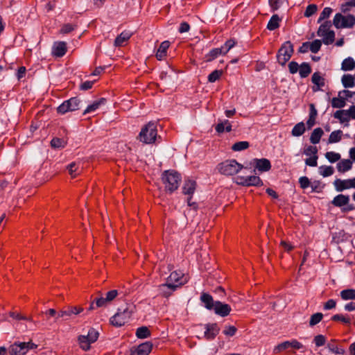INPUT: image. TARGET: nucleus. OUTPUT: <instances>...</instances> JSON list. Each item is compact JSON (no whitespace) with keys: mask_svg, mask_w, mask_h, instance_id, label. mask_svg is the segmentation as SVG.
<instances>
[{"mask_svg":"<svg viewBox=\"0 0 355 355\" xmlns=\"http://www.w3.org/2000/svg\"><path fill=\"white\" fill-rule=\"evenodd\" d=\"M162 180L164 184L165 191L171 193L178 188L181 176L173 170L165 171L162 175Z\"/></svg>","mask_w":355,"mask_h":355,"instance_id":"nucleus-1","label":"nucleus"},{"mask_svg":"<svg viewBox=\"0 0 355 355\" xmlns=\"http://www.w3.org/2000/svg\"><path fill=\"white\" fill-rule=\"evenodd\" d=\"M135 306L132 304H125L119 308L117 313L110 318V322L115 327L124 325L130 318Z\"/></svg>","mask_w":355,"mask_h":355,"instance_id":"nucleus-2","label":"nucleus"},{"mask_svg":"<svg viewBox=\"0 0 355 355\" xmlns=\"http://www.w3.org/2000/svg\"><path fill=\"white\" fill-rule=\"evenodd\" d=\"M157 135V124L153 122H149L141 128L137 138L140 141L150 144L155 143Z\"/></svg>","mask_w":355,"mask_h":355,"instance_id":"nucleus-3","label":"nucleus"},{"mask_svg":"<svg viewBox=\"0 0 355 355\" xmlns=\"http://www.w3.org/2000/svg\"><path fill=\"white\" fill-rule=\"evenodd\" d=\"M243 168V166L238 163L235 159H228L220 163L217 168L224 175H233L236 174Z\"/></svg>","mask_w":355,"mask_h":355,"instance_id":"nucleus-4","label":"nucleus"},{"mask_svg":"<svg viewBox=\"0 0 355 355\" xmlns=\"http://www.w3.org/2000/svg\"><path fill=\"white\" fill-rule=\"evenodd\" d=\"M37 347V345L32 342H15L9 347L7 352L10 355H25L29 349Z\"/></svg>","mask_w":355,"mask_h":355,"instance_id":"nucleus-5","label":"nucleus"},{"mask_svg":"<svg viewBox=\"0 0 355 355\" xmlns=\"http://www.w3.org/2000/svg\"><path fill=\"white\" fill-rule=\"evenodd\" d=\"M333 24L338 28H352L355 25V17L352 15H343L337 13L334 16Z\"/></svg>","mask_w":355,"mask_h":355,"instance_id":"nucleus-6","label":"nucleus"},{"mask_svg":"<svg viewBox=\"0 0 355 355\" xmlns=\"http://www.w3.org/2000/svg\"><path fill=\"white\" fill-rule=\"evenodd\" d=\"M293 51V45L291 42L290 41L284 42L277 52V62L282 66L285 65L291 58Z\"/></svg>","mask_w":355,"mask_h":355,"instance_id":"nucleus-7","label":"nucleus"},{"mask_svg":"<svg viewBox=\"0 0 355 355\" xmlns=\"http://www.w3.org/2000/svg\"><path fill=\"white\" fill-rule=\"evenodd\" d=\"M80 100L77 97H73L64 101L58 108V112L65 114L67 112H73L79 109Z\"/></svg>","mask_w":355,"mask_h":355,"instance_id":"nucleus-8","label":"nucleus"},{"mask_svg":"<svg viewBox=\"0 0 355 355\" xmlns=\"http://www.w3.org/2000/svg\"><path fill=\"white\" fill-rule=\"evenodd\" d=\"M235 182L241 186L251 187V186H262L263 182L259 176L250 175V176H237L235 180Z\"/></svg>","mask_w":355,"mask_h":355,"instance_id":"nucleus-9","label":"nucleus"},{"mask_svg":"<svg viewBox=\"0 0 355 355\" xmlns=\"http://www.w3.org/2000/svg\"><path fill=\"white\" fill-rule=\"evenodd\" d=\"M83 311L82 307L78 306H68L66 309L60 310L57 316L55 317V320L58 318H62L64 320H68L72 315H78Z\"/></svg>","mask_w":355,"mask_h":355,"instance_id":"nucleus-10","label":"nucleus"},{"mask_svg":"<svg viewBox=\"0 0 355 355\" xmlns=\"http://www.w3.org/2000/svg\"><path fill=\"white\" fill-rule=\"evenodd\" d=\"M204 336L207 340H213L218 334L220 328L216 323H209L205 325Z\"/></svg>","mask_w":355,"mask_h":355,"instance_id":"nucleus-11","label":"nucleus"},{"mask_svg":"<svg viewBox=\"0 0 355 355\" xmlns=\"http://www.w3.org/2000/svg\"><path fill=\"white\" fill-rule=\"evenodd\" d=\"M152 344L150 342H146L137 347L131 349V355H148L152 349Z\"/></svg>","mask_w":355,"mask_h":355,"instance_id":"nucleus-12","label":"nucleus"},{"mask_svg":"<svg viewBox=\"0 0 355 355\" xmlns=\"http://www.w3.org/2000/svg\"><path fill=\"white\" fill-rule=\"evenodd\" d=\"M214 313L221 317L227 316L232 310L230 306L220 301H216V305L213 309Z\"/></svg>","mask_w":355,"mask_h":355,"instance_id":"nucleus-13","label":"nucleus"},{"mask_svg":"<svg viewBox=\"0 0 355 355\" xmlns=\"http://www.w3.org/2000/svg\"><path fill=\"white\" fill-rule=\"evenodd\" d=\"M255 168L260 172L268 171L271 168L270 162L266 158L254 159Z\"/></svg>","mask_w":355,"mask_h":355,"instance_id":"nucleus-14","label":"nucleus"},{"mask_svg":"<svg viewBox=\"0 0 355 355\" xmlns=\"http://www.w3.org/2000/svg\"><path fill=\"white\" fill-rule=\"evenodd\" d=\"M200 301L208 310H213L216 305V301H214L212 296L207 293H202Z\"/></svg>","mask_w":355,"mask_h":355,"instance_id":"nucleus-15","label":"nucleus"},{"mask_svg":"<svg viewBox=\"0 0 355 355\" xmlns=\"http://www.w3.org/2000/svg\"><path fill=\"white\" fill-rule=\"evenodd\" d=\"M67 52V44L64 42H55L53 47V54L56 57H62Z\"/></svg>","mask_w":355,"mask_h":355,"instance_id":"nucleus-16","label":"nucleus"},{"mask_svg":"<svg viewBox=\"0 0 355 355\" xmlns=\"http://www.w3.org/2000/svg\"><path fill=\"white\" fill-rule=\"evenodd\" d=\"M311 80L312 83L315 85L313 87V90L314 92L320 90V88L324 87L325 85L324 79L320 76L319 72H315L312 75Z\"/></svg>","mask_w":355,"mask_h":355,"instance_id":"nucleus-17","label":"nucleus"},{"mask_svg":"<svg viewBox=\"0 0 355 355\" xmlns=\"http://www.w3.org/2000/svg\"><path fill=\"white\" fill-rule=\"evenodd\" d=\"M196 183L194 180H185L184 184L182 187V193L184 195L191 196L196 190Z\"/></svg>","mask_w":355,"mask_h":355,"instance_id":"nucleus-18","label":"nucleus"},{"mask_svg":"<svg viewBox=\"0 0 355 355\" xmlns=\"http://www.w3.org/2000/svg\"><path fill=\"white\" fill-rule=\"evenodd\" d=\"M170 46V42L168 41H164L162 42L158 48L156 53V58L159 60H163L166 55V51Z\"/></svg>","mask_w":355,"mask_h":355,"instance_id":"nucleus-19","label":"nucleus"},{"mask_svg":"<svg viewBox=\"0 0 355 355\" xmlns=\"http://www.w3.org/2000/svg\"><path fill=\"white\" fill-rule=\"evenodd\" d=\"M334 185L336 188V190L339 192L343 191L345 189H351L349 179H347V180L336 179L334 182Z\"/></svg>","mask_w":355,"mask_h":355,"instance_id":"nucleus-20","label":"nucleus"},{"mask_svg":"<svg viewBox=\"0 0 355 355\" xmlns=\"http://www.w3.org/2000/svg\"><path fill=\"white\" fill-rule=\"evenodd\" d=\"M349 201V197L348 196L339 194L334 198L331 203L336 207H340L344 205H348Z\"/></svg>","mask_w":355,"mask_h":355,"instance_id":"nucleus-21","label":"nucleus"},{"mask_svg":"<svg viewBox=\"0 0 355 355\" xmlns=\"http://www.w3.org/2000/svg\"><path fill=\"white\" fill-rule=\"evenodd\" d=\"M221 54H224V46L213 49L205 55L206 62H211Z\"/></svg>","mask_w":355,"mask_h":355,"instance_id":"nucleus-22","label":"nucleus"},{"mask_svg":"<svg viewBox=\"0 0 355 355\" xmlns=\"http://www.w3.org/2000/svg\"><path fill=\"white\" fill-rule=\"evenodd\" d=\"M131 33L128 32H122L119 35L116 37L114 40L115 46H123L124 43L126 42L131 37Z\"/></svg>","mask_w":355,"mask_h":355,"instance_id":"nucleus-23","label":"nucleus"},{"mask_svg":"<svg viewBox=\"0 0 355 355\" xmlns=\"http://www.w3.org/2000/svg\"><path fill=\"white\" fill-rule=\"evenodd\" d=\"M352 167V162L349 159H342L337 164V169L340 173H345Z\"/></svg>","mask_w":355,"mask_h":355,"instance_id":"nucleus-24","label":"nucleus"},{"mask_svg":"<svg viewBox=\"0 0 355 355\" xmlns=\"http://www.w3.org/2000/svg\"><path fill=\"white\" fill-rule=\"evenodd\" d=\"M106 101H107V100L105 98H101L99 100L94 101L92 104H91L86 108V110L83 112V114H86L92 112H94L101 105L105 104Z\"/></svg>","mask_w":355,"mask_h":355,"instance_id":"nucleus-25","label":"nucleus"},{"mask_svg":"<svg viewBox=\"0 0 355 355\" xmlns=\"http://www.w3.org/2000/svg\"><path fill=\"white\" fill-rule=\"evenodd\" d=\"M317 116V110L315 108V106L313 104L310 105V113H309V117L308 121H306V125L308 129H311L315 123V118Z\"/></svg>","mask_w":355,"mask_h":355,"instance_id":"nucleus-26","label":"nucleus"},{"mask_svg":"<svg viewBox=\"0 0 355 355\" xmlns=\"http://www.w3.org/2000/svg\"><path fill=\"white\" fill-rule=\"evenodd\" d=\"M324 132L322 128H317L314 129L310 137L311 143L313 144H318Z\"/></svg>","mask_w":355,"mask_h":355,"instance_id":"nucleus-27","label":"nucleus"},{"mask_svg":"<svg viewBox=\"0 0 355 355\" xmlns=\"http://www.w3.org/2000/svg\"><path fill=\"white\" fill-rule=\"evenodd\" d=\"M281 19L277 15H273L269 20L267 28L270 31H274L279 27Z\"/></svg>","mask_w":355,"mask_h":355,"instance_id":"nucleus-28","label":"nucleus"},{"mask_svg":"<svg viewBox=\"0 0 355 355\" xmlns=\"http://www.w3.org/2000/svg\"><path fill=\"white\" fill-rule=\"evenodd\" d=\"M184 275L181 272L174 271L171 273L168 279L171 282H175L179 283L180 285H182L186 282V279H184Z\"/></svg>","mask_w":355,"mask_h":355,"instance_id":"nucleus-29","label":"nucleus"},{"mask_svg":"<svg viewBox=\"0 0 355 355\" xmlns=\"http://www.w3.org/2000/svg\"><path fill=\"white\" fill-rule=\"evenodd\" d=\"M305 130L306 128L304 123L300 122L293 127L291 134L294 137H300L304 133Z\"/></svg>","mask_w":355,"mask_h":355,"instance_id":"nucleus-30","label":"nucleus"},{"mask_svg":"<svg viewBox=\"0 0 355 355\" xmlns=\"http://www.w3.org/2000/svg\"><path fill=\"white\" fill-rule=\"evenodd\" d=\"M340 295L343 300H355V289L348 288L343 290Z\"/></svg>","mask_w":355,"mask_h":355,"instance_id":"nucleus-31","label":"nucleus"},{"mask_svg":"<svg viewBox=\"0 0 355 355\" xmlns=\"http://www.w3.org/2000/svg\"><path fill=\"white\" fill-rule=\"evenodd\" d=\"M311 72V68L307 62H303L299 67V73L301 78H306Z\"/></svg>","mask_w":355,"mask_h":355,"instance_id":"nucleus-32","label":"nucleus"},{"mask_svg":"<svg viewBox=\"0 0 355 355\" xmlns=\"http://www.w3.org/2000/svg\"><path fill=\"white\" fill-rule=\"evenodd\" d=\"M346 104L345 98L343 96L334 97L331 100V106L335 108H343Z\"/></svg>","mask_w":355,"mask_h":355,"instance_id":"nucleus-33","label":"nucleus"},{"mask_svg":"<svg viewBox=\"0 0 355 355\" xmlns=\"http://www.w3.org/2000/svg\"><path fill=\"white\" fill-rule=\"evenodd\" d=\"M335 340H332L331 343H328L327 347L328 349L336 354H345V350L343 348L338 347L337 345H334Z\"/></svg>","mask_w":355,"mask_h":355,"instance_id":"nucleus-34","label":"nucleus"},{"mask_svg":"<svg viewBox=\"0 0 355 355\" xmlns=\"http://www.w3.org/2000/svg\"><path fill=\"white\" fill-rule=\"evenodd\" d=\"M67 140L64 139H60L58 137H55L52 139L51 141V146L53 148H64L67 145Z\"/></svg>","mask_w":355,"mask_h":355,"instance_id":"nucleus-35","label":"nucleus"},{"mask_svg":"<svg viewBox=\"0 0 355 355\" xmlns=\"http://www.w3.org/2000/svg\"><path fill=\"white\" fill-rule=\"evenodd\" d=\"M355 67V62L353 58L349 57L342 62V69L344 71L352 70Z\"/></svg>","mask_w":355,"mask_h":355,"instance_id":"nucleus-36","label":"nucleus"},{"mask_svg":"<svg viewBox=\"0 0 355 355\" xmlns=\"http://www.w3.org/2000/svg\"><path fill=\"white\" fill-rule=\"evenodd\" d=\"M343 136V131L340 130L333 131L329 137V143H336L341 140Z\"/></svg>","mask_w":355,"mask_h":355,"instance_id":"nucleus-37","label":"nucleus"},{"mask_svg":"<svg viewBox=\"0 0 355 355\" xmlns=\"http://www.w3.org/2000/svg\"><path fill=\"white\" fill-rule=\"evenodd\" d=\"M331 25L332 24L331 21H324L319 27L317 32L318 35H324V34L327 33V32H330L331 31L329 29L331 27Z\"/></svg>","mask_w":355,"mask_h":355,"instance_id":"nucleus-38","label":"nucleus"},{"mask_svg":"<svg viewBox=\"0 0 355 355\" xmlns=\"http://www.w3.org/2000/svg\"><path fill=\"white\" fill-rule=\"evenodd\" d=\"M342 83L346 88L352 87L354 85V78L349 74L343 75L342 77Z\"/></svg>","mask_w":355,"mask_h":355,"instance_id":"nucleus-39","label":"nucleus"},{"mask_svg":"<svg viewBox=\"0 0 355 355\" xmlns=\"http://www.w3.org/2000/svg\"><path fill=\"white\" fill-rule=\"evenodd\" d=\"M150 331L147 327H139L136 331V336L139 338H146L150 336Z\"/></svg>","mask_w":355,"mask_h":355,"instance_id":"nucleus-40","label":"nucleus"},{"mask_svg":"<svg viewBox=\"0 0 355 355\" xmlns=\"http://www.w3.org/2000/svg\"><path fill=\"white\" fill-rule=\"evenodd\" d=\"M78 342L80 347L85 351H87L90 349V344L92 343L88 338L83 335L78 337Z\"/></svg>","mask_w":355,"mask_h":355,"instance_id":"nucleus-41","label":"nucleus"},{"mask_svg":"<svg viewBox=\"0 0 355 355\" xmlns=\"http://www.w3.org/2000/svg\"><path fill=\"white\" fill-rule=\"evenodd\" d=\"M69 173L71 178H76L81 172V169L77 166L76 163L72 162L68 166Z\"/></svg>","mask_w":355,"mask_h":355,"instance_id":"nucleus-42","label":"nucleus"},{"mask_svg":"<svg viewBox=\"0 0 355 355\" xmlns=\"http://www.w3.org/2000/svg\"><path fill=\"white\" fill-rule=\"evenodd\" d=\"M322 37V42L324 44L328 45L332 44L335 40V33L334 31L327 32L324 35H318Z\"/></svg>","mask_w":355,"mask_h":355,"instance_id":"nucleus-43","label":"nucleus"},{"mask_svg":"<svg viewBox=\"0 0 355 355\" xmlns=\"http://www.w3.org/2000/svg\"><path fill=\"white\" fill-rule=\"evenodd\" d=\"M250 146L249 142L243 141H238L236 142L232 146V150L234 151H241L247 149Z\"/></svg>","mask_w":355,"mask_h":355,"instance_id":"nucleus-44","label":"nucleus"},{"mask_svg":"<svg viewBox=\"0 0 355 355\" xmlns=\"http://www.w3.org/2000/svg\"><path fill=\"white\" fill-rule=\"evenodd\" d=\"M354 7H355V0H347L345 3L341 5L340 10L343 13H347Z\"/></svg>","mask_w":355,"mask_h":355,"instance_id":"nucleus-45","label":"nucleus"},{"mask_svg":"<svg viewBox=\"0 0 355 355\" xmlns=\"http://www.w3.org/2000/svg\"><path fill=\"white\" fill-rule=\"evenodd\" d=\"M323 318V314L322 313H316L313 314L311 316L310 320H309V325L311 327H313L315 324H318Z\"/></svg>","mask_w":355,"mask_h":355,"instance_id":"nucleus-46","label":"nucleus"},{"mask_svg":"<svg viewBox=\"0 0 355 355\" xmlns=\"http://www.w3.org/2000/svg\"><path fill=\"white\" fill-rule=\"evenodd\" d=\"M325 157L331 162L334 163L340 159V155L335 152H327L325 153Z\"/></svg>","mask_w":355,"mask_h":355,"instance_id":"nucleus-47","label":"nucleus"},{"mask_svg":"<svg viewBox=\"0 0 355 355\" xmlns=\"http://www.w3.org/2000/svg\"><path fill=\"white\" fill-rule=\"evenodd\" d=\"M321 46L322 42L319 40H315L311 43L309 42V49L313 53H318L320 51Z\"/></svg>","mask_w":355,"mask_h":355,"instance_id":"nucleus-48","label":"nucleus"},{"mask_svg":"<svg viewBox=\"0 0 355 355\" xmlns=\"http://www.w3.org/2000/svg\"><path fill=\"white\" fill-rule=\"evenodd\" d=\"M223 75L222 70H214L208 76V81L209 83H214L217 80H218L220 76Z\"/></svg>","mask_w":355,"mask_h":355,"instance_id":"nucleus-49","label":"nucleus"},{"mask_svg":"<svg viewBox=\"0 0 355 355\" xmlns=\"http://www.w3.org/2000/svg\"><path fill=\"white\" fill-rule=\"evenodd\" d=\"M178 285H175L172 283H166V284H162L160 286H159V289L163 292V295L165 297H167L170 295V293H166L164 289L165 288H169L170 290L171 291H175L176 289V288H178Z\"/></svg>","mask_w":355,"mask_h":355,"instance_id":"nucleus-50","label":"nucleus"},{"mask_svg":"<svg viewBox=\"0 0 355 355\" xmlns=\"http://www.w3.org/2000/svg\"><path fill=\"white\" fill-rule=\"evenodd\" d=\"M99 334L97 331H96L94 329H90L87 335L85 336L88 340L92 343H94L97 340L98 338Z\"/></svg>","mask_w":355,"mask_h":355,"instance_id":"nucleus-51","label":"nucleus"},{"mask_svg":"<svg viewBox=\"0 0 355 355\" xmlns=\"http://www.w3.org/2000/svg\"><path fill=\"white\" fill-rule=\"evenodd\" d=\"M289 347H290L289 341H285V342H283V343L279 344L278 345H277L274 348L273 352H274V354H279V353L282 352V351L287 349Z\"/></svg>","mask_w":355,"mask_h":355,"instance_id":"nucleus-52","label":"nucleus"},{"mask_svg":"<svg viewBox=\"0 0 355 355\" xmlns=\"http://www.w3.org/2000/svg\"><path fill=\"white\" fill-rule=\"evenodd\" d=\"M332 12V9L329 7H326L323 9L320 13V17L318 20V23H320L322 20L328 18Z\"/></svg>","mask_w":355,"mask_h":355,"instance_id":"nucleus-53","label":"nucleus"},{"mask_svg":"<svg viewBox=\"0 0 355 355\" xmlns=\"http://www.w3.org/2000/svg\"><path fill=\"white\" fill-rule=\"evenodd\" d=\"M317 10L318 7L315 4H310L306 8V10L304 12V16L306 17H309L312 16L313 14H315Z\"/></svg>","mask_w":355,"mask_h":355,"instance_id":"nucleus-54","label":"nucleus"},{"mask_svg":"<svg viewBox=\"0 0 355 355\" xmlns=\"http://www.w3.org/2000/svg\"><path fill=\"white\" fill-rule=\"evenodd\" d=\"M331 320L334 321H340L344 324H350L351 320L349 318H347L341 314H336L331 317Z\"/></svg>","mask_w":355,"mask_h":355,"instance_id":"nucleus-55","label":"nucleus"},{"mask_svg":"<svg viewBox=\"0 0 355 355\" xmlns=\"http://www.w3.org/2000/svg\"><path fill=\"white\" fill-rule=\"evenodd\" d=\"M237 331V328L234 326H225L223 333L227 336H233Z\"/></svg>","mask_w":355,"mask_h":355,"instance_id":"nucleus-56","label":"nucleus"},{"mask_svg":"<svg viewBox=\"0 0 355 355\" xmlns=\"http://www.w3.org/2000/svg\"><path fill=\"white\" fill-rule=\"evenodd\" d=\"M320 169H322V171L320 172V173L323 177L330 176V175H333V173L334 172V168L331 166H321Z\"/></svg>","mask_w":355,"mask_h":355,"instance_id":"nucleus-57","label":"nucleus"},{"mask_svg":"<svg viewBox=\"0 0 355 355\" xmlns=\"http://www.w3.org/2000/svg\"><path fill=\"white\" fill-rule=\"evenodd\" d=\"M299 183H300V187L304 189L308 188L311 185V182H310L309 179L306 176L300 178Z\"/></svg>","mask_w":355,"mask_h":355,"instance_id":"nucleus-58","label":"nucleus"},{"mask_svg":"<svg viewBox=\"0 0 355 355\" xmlns=\"http://www.w3.org/2000/svg\"><path fill=\"white\" fill-rule=\"evenodd\" d=\"M105 297H100L95 299V304L96 307H105L109 304Z\"/></svg>","mask_w":355,"mask_h":355,"instance_id":"nucleus-59","label":"nucleus"},{"mask_svg":"<svg viewBox=\"0 0 355 355\" xmlns=\"http://www.w3.org/2000/svg\"><path fill=\"white\" fill-rule=\"evenodd\" d=\"M325 342L326 338L323 335H318L314 338V343L317 347L323 346Z\"/></svg>","mask_w":355,"mask_h":355,"instance_id":"nucleus-60","label":"nucleus"},{"mask_svg":"<svg viewBox=\"0 0 355 355\" xmlns=\"http://www.w3.org/2000/svg\"><path fill=\"white\" fill-rule=\"evenodd\" d=\"M76 25H72L70 24H64L60 30V33L63 34L69 33L73 31L76 28Z\"/></svg>","mask_w":355,"mask_h":355,"instance_id":"nucleus-61","label":"nucleus"},{"mask_svg":"<svg viewBox=\"0 0 355 355\" xmlns=\"http://www.w3.org/2000/svg\"><path fill=\"white\" fill-rule=\"evenodd\" d=\"M318 153V148L316 146H309L306 148L304 149V153L307 155L310 156L311 155H315Z\"/></svg>","mask_w":355,"mask_h":355,"instance_id":"nucleus-62","label":"nucleus"},{"mask_svg":"<svg viewBox=\"0 0 355 355\" xmlns=\"http://www.w3.org/2000/svg\"><path fill=\"white\" fill-rule=\"evenodd\" d=\"M318 157L317 155H313V157L306 159L305 163L309 166H316L318 164Z\"/></svg>","mask_w":355,"mask_h":355,"instance_id":"nucleus-63","label":"nucleus"},{"mask_svg":"<svg viewBox=\"0 0 355 355\" xmlns=\"http://www.w3.org/2000/svg\"><path fill=\"white\" fill-rule=\"evenodd\" d=\"M299 64L295 61H292L288 64L289 72L292 74L297 73L299 70Z\"/></svg>","mask_w":355,"mask_h":355,"instance_id":"nucleus-64","label":"nucleus"}]
</instances>
